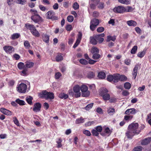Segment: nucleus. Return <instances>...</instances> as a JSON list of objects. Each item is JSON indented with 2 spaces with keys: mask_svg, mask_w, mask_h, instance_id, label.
<instances>
[{
  "mask_svg": "<svg viewBox=\"0 0 151 151\" xmlns=\"http://www.w3.org/2000/svg\"><path fill=\"white\" fill-rule=\"evenodd\" d=\"M140 132V129L138 128V124L132 123L129 126L128 131L126 134L128 138L131 139L135 134H138Z\"/></svg>",
  "mask_w": 151,
  "mask_h": 151,
  "instance_id": "f257e3e1",
  "label": "nucleus"
},
{
  "mask_svg": "<svg viewBox=\"0 0 151 151\" xmlns=\"http://www.w3.org/2000/svg\"><path fill=\"white\" fill-rule=\"evenodd\" d=\"M39 97L44 98L45 99H53L54 98V94L50 92H47L46 91H43L38 94Z\"/></svg>",
  "mask_w": 151,
  "mask_h": 151,
  "instance_id": "f03ea898",
  "label": "nucleus"
},
{
  "mask_svg": "<svg viewBox=\"0 0 151 151\" xmlns=\"http://www.w3.org/2000/svg\"><path fill=\"white\" fill-rule=\"evenodd\" d=\"M108 89L106 88H103L100 91V95L104 101H108L110 99V95L109 93H108Z\"/></svg>",
  "mask_w": 151,
  "mask_h": 151,
  "instance_id": "7ed1b4c3",
  "label": "nucleus"
},
{
  "mask_svg": "<svg viewBox=\"0 0 151 151\" xmlns=\"http://www.w3.org/2000/svg\"><path fill=\"white\" fill-rule=\"evenodd\" d=\"M80 88L82 92V96L86 97L89 95L90 92L88 90V87L86 86L83 84L80 86Z\"/></svg>",
  "mask_w": 151,
  "mask_h": 151,
  "instance_id": "20e7f679",
  "label": "nucleus"
},
{
  "mask_svg": "<svg viewBox=\"0 0 151 151\" xmlns=\"http://www.w3.org/2000/svg\"><path fill=\"white\" fill-rule=\"evenodd\" d=\"M27 86L26 84L22 83L17 86V91L20 93H25L27 90Z\"/></svg>",
  "mask_w": 151,
  "mask_h": 151,
  "instance_id": "39448f33",
  "label": "nucleus"
},
{
  "mask_svg": "<svg viewBox=\"0 0 151 151\" xmlns=\"http://www.w3.org/2000/svg\"><path fill=\"white\" fill-rule=\"evenodd\" d=\"M80 86L78 85H76L73 87V90L75 97L78 98L80 97L81 93L80 91Z\"/></svg>",
  "mask_w": 151,
  "mask_h": 151,
  "instance_id": "423d86ee",
  "label": "nucleus"
},
{
  "mask_svg": "<svg viewBox=\"0 0 151 151\" xmlns=\"http://www.w3.org/2000/svg\"><path fill=\"white\" fill-rule=\"evenodd\" d=\"M99 24V22L98 19H93L91 22L90 29L91 30L93 31L94 30L96 26Z\"/></svg>",
  "mask_w": 151,
  "mask_h": 151,
  "instance_id": "0eeeda50",
  "label": "nucleus"
},
{
  "mask_svg": "<svg viewBox=\"0 0 151 151\" xmlns=\"http://www.w3.org/2000/svg\"><path fill=\"white\" fill-rule=\"evenodd\" d=\"M113 11L117 13H123L125 12V7L124 6H118L113 9Z\"/></svg>",
  "mask_w": 151,
  "mask_h": 151,
  "instance_id": "6e6552de",
  "label": "nucleus"
},
{
  "mask_svg": "<svg viewBox=\"0 0 151 151\" xmlns=\"http://www.w3.org/2000/svg\"><path fill=\"white\" fill-rule=\"evenodd\" d=\"M47 17L48 19H51L52 20H57L58 17L54 16V13L52 11H49L47 13Z\"/></svg>",
  "mask_w": 151,
  "mask_h": 151,
  "instance_id": "1a4fd4ad",
  "label": "nucleus"
},
{
  "mask_svg": "<svg viewBox=\"0 0 151 151\" xmlns=\"http://www.w3.org/2000/svg\"><path fill=\"white\" fill-rule=\"evenodd\" d=\"M4 50L7 53L11 54L14 51V48L11 46H5L3 47Z\"/></svg>",
  "mask_w": 151,
  "mask_h": 151,
  "instance_id": "9d476101",
  "label": "nucleus"
},
{
  "mask_svg": "<svg viewBox=\"0 0 151 151\" xmlns=\"http://www.w3.org/2000/svg\"><path fill=\"white\" fill-rule=\"evenodd\" d=\"M105 36L104 33H102L99 35H98L95 36V38L97 40L99 41V43H102L104 40V39L103 37Z\"/></svg>",
  "mask_w": 151,
  "mask_h": 151,
  "instance_id": "9b49d317",
  "label": "nucleus"
},
{
  "mask_svg": "<svg viewBox=\"0 0 151 151\" xmlns=\"http://www.w3.org/2000/svg\"><path fill=\"white\" fill-rule=\"evenodd\" d=\"M137 112V111L134 108H131L127 110L125 112V114L127 115L134 114Z\"/></svg>",
  "mask_w": 151,
  "mask_h": 151,
  "instance_id": "f8f14e48",
  "label": "nucleus"
},
{
  "mask_svg": "<svg viewBox=\"0 0 151 151\" xmlns=\"http://www.w3.org/2000/svg\"><path fill=\"white\" fill-rule=\"evenodd\" d=\"M33 110L35 112L40 111L41 107V104L39 103H37L34 104Z\"/></svg>",
  "mask_w": 151,
  "mask_h": 151,
  "instance_id": "ddd939ff",
  "label": "nucleus"
},
{
  "mask_svg": "<svg viewBox=\"0 0 151 151\" xmlns=\"http://www.w3.org/2000/svg\"><path fill=\"white\" fill-rule=\"evenodd\" d=\"M31 19L35 23L38 22L42 19L41 17L39 14L35 16H32Z\"/></svg>",
  "mask_w": 151,
  "mask_h": 151,
  "instance_id": "4468645a",
  "label": "nucleus"
},
{
  "mask_svg": "<svg viewBox=\"0 0 151 151\" xmlns=\"http://www.w3.org/2000/svg\"><path fill=\"white\" fill-rule=\"evenodd\" d=\"M139 67L138 65H135L134 68H133L132 72V74L133 76V78L135 79L137 76V70Z\"/></svg>",
  "mask_w": 151,
  "mask_h": 151,
  "instance_id": "2eb2a0df",
  "label": "nucleus"
},
{
  "mask_svg": "<svg viewBox=\"0 0 151 151\" xmlns=\"http://www.w3.org/2000/svg\"><path fill=\"white\" fill-rule=\"evenodd\" d=\"M151 141V137H148L142 140L141 142V144L142 145H145L149 143Z\"/></svg>",
  "mask_w": 151,
  "mask_h": 151,
  "instance_id": "dca6fc26",
  "label": "nucleus"
},
{
  "mask_svg": "<svg viewBox=\"0 0 151 151\" xmlns=\"http://www.w3.org/2000/svg\"><path fill=\"white\" fill-rule=\"evenodd\" d=\"M0 111L1 113L5 115H12V112L11 111L4 108H1Z\"/></svg>",
  "mask_w": 151,
  "mask_h": 151,
  "instance_id": "f3484780",
  "label": "nucleus"
},
{
  "mask_svg": "<svg viewBox=\"0 0 151 151\" xmlns=\"http://www.w3.org/2000/svg\"><path fill=\"white\" fill-rule=\"evenodd\" d=\"M100 0H95L94 2L98 4V7L100 9H103L104 7V4L103 2H99Z\"/></svg>",
  "mask_w": 151,
  "mask_h": 151,
  "instance_id": "a211bd4d",
  "label": "nucleus"
},
{
  "mask_svg": "<svg viewBox=\"0 0 151 151\" xmlns=\"http://www.w3.org/2000/svg\"><path fill=\"white\" fill-rule=\"evenodd\" d=\"M25 27L27 29L30 30L31 32L35 28V27L32 24L29 23H27L25 24Z\"/></svg>",
  "mask_w": 151,
  "mask_h": 151,
  "instance_id": "6ab92c4d",
  "label": "nucleus"
},
{
  "mask_svg": "<svg viewBox=\"0 0 151 151\" xmlns=\"http://www.w3.org/2000/svg\"><path fill=\"white\" fill-rule=\"evenodd\" d=\"M105 133H102L101 134L103 136H109L111 133V132L108 127L106 128L104 131Z\"/></svg>",
  "mask_w": 151,
  "mask_h": 151,
  "instance_id": "aec40b11",
  "label": "nucleus"
},
{
  "mask_svg": "<svg viewBox=\"0 0 151 151\" xmlns=\"http://www.w3.org/2000/svg\"><path fill=\"white\" fill-rule=\"evenodd\" d=\"M42 40L44 42L48 43L49 41V36L46 34H43L42 35Z\"/></svg>",
  "mask_w": 151,
  "mask_h": 151,
  "instance_id": "412c9836",
  "label": "nucleus"
},
{
  "mask_svg": "<svg viewBox=\"0 0 151 151\" xmlns=\"http://www.w3.org/2000/svg\"><path fill=\"white\" fill-rule=\"evenodd\" d=\"M127 24L129 26H133L135 27L137 25V23L136 22L133 20H131L128 21L127 22Z\"/></svg>",
  "mask_w": 151,
  "mask_h": 151,
  "instance_id": "4be33fe9",
  "label": "nucleus"
},
{
  "mask_svg": "<svg viewBox=\"0 0 151 151\" xmlns=\"http://www.w3.org/2000/svg\"><path fill=\"white\" fill-rule=\"evenodd\" d=\"M115 109L109 107L107 108L108 114L110 115H113L115 113Z\"/></svg>",
  "mask_w": 151,
  "mask_h": 151,
  "instance_id": "5701e85b",
  "label": "nucleus"
},
{
  "mask_svg": "<svg viewBox=\"0 0 151 151\" xmlns=\"http://www.w3.org/2000/svg\"><path fill=\"white\" fill-rule=\"evenodd\" d=\"M113 82L116 83L119 81V74H114L113 75Z\"/></svg>",
  "mask_w": 151,
  "mask_h": 151,
  "instance_id": "b1692460",
  "label": "nucleus"
},
{
  "mask_svg": "<svg viewBox=\"0 0 151 151\" xmlns=\"http://www.w3.org/2000/svg\"><path fill=\"white\" fill-rule=\"evenodd\" d=\"M25 67L27 69L32 67L34 65V63L31 62L27 61L25 62Z\"/></svg>",
  "mask_w": 151,
  "mask_h": 151,
  "instance_id": "393cba45",
  "label": "nucleus"
},
{
  "mask_svg": "<svg viewBox=\"0 0 151 151\" xmlns=\"http://www.w3.org/2000/svg\"><path fill=\"white\" fill-rule=\"evenodd\" d=\"M90 42L91 44L94 45L97 44V41L95 38V36L94 37H90Z\"/></svg>",
  "mask_w": 151,
  "mask_h": 151,
  "instance_id": "a878e982",
  "label": "nucleus"
},
{
  "mask_svg": "<svg viewBox=\"0 0 151 151\" xmlns=\"http://www.w3.org/2000/svg\"><path fill=\"white\" fill-rule=\"evenodd\" d=\"M98 77L99 79H104L106 77V74L103 72H100L98 74Z\"/></svg>",
  "mask_w": 151,
  "mask_h": 151,
  "instance_id": "bb28decb",
  "label": "nucleus"
},
{
  "mask_svg": "<svg viewBox=\"0 0 151 151\" xmlns=\"http://www.w3.org/2000/svg\"><path fill=\"white\" fill-rule=\"evenodd\" d=\"M146 50L144 49L141 52H139L137 54V56L140 58H142L144 56L146 53Z\"/></svg>",
  "mask_w": 151,
  "mask_h": 151,
  "instance_id": "cd10ccee",
  "label": "nucleus"
},
{
  "mask_svg": "<svg viewBox=\"0 0 151 151\" xmlns=\"http://www.w3.org/2000/svg\"><path fill=\"white\" fill-rule=\"evenodd\" d=\"M118 1L122 4L126 5L129 4L131 3L130 0H118Z\"/></svg>",
  "mask_w": 151,
  "mask_h": 151,
  "instance_id": "c85d7f7f",
  "label": "nucleus"
},
{
  "mask_svg": "<svg viewBox=\"0 0 151 151\" xmlns=\"http://www.w3.org/2000/svg\"><path fill=\"white\" fill-rule=\"evenodd\" d=\"M17 67L20 70H22L25 68V65L22 62H20L18 64Z\"/></svg>",
  "mask_w": 151,
  "mask_h": 151,
  "instance_id": "c756f323",
  "label": "nucleus"
},
{
  "mask_svg": "<svg viewBox=\"0 0 151 151\" xmlns=\"http://www.w3.org/2000/svg\"><path fill=\"white\" fill-rule=\"evenodd\" d=\"M116 39V36H111L110 35H109L107 36V39L106 40L107 42H109L111 40L113 41H114Z\"/></svg>",
  "mask_w": 151,
  "mask_h": 151,
  "instance_id": "7c9ffc66",
  "label": "nucleus"
},
{
  "mask_svg": "<svg viewBox=\"0 0 151 151\" xmlns=\"http://www.w3.org/2000/svg\"><path fill=\"white\" fill-rule=\"evenodd\" d=\"M55 59L57 62H59L63 60V58L61 54H59L56 56Z\"/></svg>",
  "mask_w": 151,
  "mask_h": 151,
  "instance_id": "2f4dec72",
  "label": "nucleus"
},
{
  "mask_svg": "<svg viewBox=\"0 0 151 151\" xmlns=\"http://www.w3.org/2000/svg\"><path fill=\"white\" fill-rule=\"evenodd\" d=\"M20 36V35L19 33H14L11 35V38L12 40H15L16 39L18 38Z\"/></svg>",
  "mask_w": 151,
  "mask_h": 151,
  "instance_id": "473e14b6",
  "label": "nucleus"
},
{
  "mask_svg": "<svg viewBox=\"0 0 151 151\" xmlns=\"http://www.w3.org/2000/svg\"><path fill=\"white\" fill-rule=\"evenodd\" d=\"M27 71L28 69L26 68H25L21 71V75L23 76H27L28 75Z\"/></svg>",
  "mask_w": 151,
  "mask_h": 151,
  "instance_id": "72a5a7b5",
  "label": "nucleus"
},
{
  "mask_svg": "<svg viewBox=\"0 0 151 151\" xmlns=\"http://www.w3.org/2000/svg\"><path fill=\"white\" fill-rule=\"evenodd\" d=\"M59 97L61 99H65L67 98L68 97V95L64 93H60L59 95Z\"/></svg>",
  "mask_w": 151,
  "mask_h": 151,
  "instance_id": "f704fd0d",
  "label": "nucleus"
},
{
  "mask_svg": "<svg viewBox=\"0 0 151 151\" xmlns=\"http://www.w3.org/2000/svg\"><path fill=\"white\" fill-rule=\"evenodd\" d=\"M84 122V119H83L82 117H81L80 118L76 119V123L77 124H79L83 123Z\"/></svg>",
  "mask_w": 151,
  "mask_h": 151,
  "instance_id": "c9c22d12",
  "label": "nucleus"
},
{
  "mask_svg": "<svg viewBox=\"0 0 151 151\" xmlns=\"http://www.w3.org/2000/svg\"><path fill=\"white\" fill-rule=\"evenodd\" d=\"M32 34L35 37H39L40 36V34L36 30L35 28L34 30H33L31 32Z\"/></svg>",
  "mask_w": 151,
  "mask_h": 151,
  "instance_id": "e433bc0d",
  "label": "nucleus"
},
{
  "mask_svg": "<svg viewBox=\"0 0 151 151\" xmlns=\"http://www.w3.org/2000/svg\"><path fill=\"white\" fill-rule=\"evenodd\" d=\"M91 52L92 53H99V50L96 47H92L91 50Z\"/></svg>",
  "mask_w": 151,
  "mask_h": 151,
  "instance_id": "4c0bfd02",
  "label": "nucleus"
},
{
  "mask_svg": "<svg viewBox=\"0 0 151 151\" xmlns=\"http://www.w3.org/2000/svg\"><path fill=\"white\" fill-rule=\"evenodd\" d=\"M131 86V84L128 82L125 83L124 85V87L126 89H129L130 88Z\"/></svg>",
  "mask_w": 151,
  "mask_h": 151,
  "instance_id": "58836bf2",
  "label": "nucleus"
},
{
  "mask_svg": "<svg viewBox=\"0 0 151 151\" xmlns=\"http://www.w3.org/2000/svg\"><path fill=\"white\" fill-rule=\"evenodd\" d=\"M127 79V78L124 75H120L119 74V81H126Z\"/></svg>",
  "mask_w": 151,
  "mask_h": 151,
  "instance_id": "ea45409f",
  "label": "nucleus"
},
{
  "mask_svg": "<svg viewBox=\"0 0 151 151\" xmlns=\"http://www.w3.org/2000/svg\"><path fill=\"white\" fill-rule=\"evenodd\" d=\"M137 49V46H134L131 51V53L132 54H135L136 53Z\"/></svg>",
  "mask_w": 151,
  "mask_h": 151,
  "instance_id": "a19ab883",
  "label": "nucleus"
},
{
  "mask_svg": "<svg viewBox=\"0 0 151 151\" xmlns=\"http://www.w3.org/2000/svg\"><path fill=\"white\" fill-rule=\"evenodd\" d=\"M32 97L31 96H29L27 97L26 99L27 102L30 105H32Z\"/></svg>",
  "mask_w": 151,
  "mask_h": 151,
  "instance_id": "79ce46f5",
  "label": "nucleus"
},
{
  "mask_svg": "<svg viewBox=\"0 0 151 151\" xmlns=\"http://www.w3.org/2000/svg\"><path fill=\"white\" fill-rule=\"evenodd\" d=\"M16 102L20 105H23L25 104L24 101L23 100H20L19 99H16Z\"/></svg>",
  "mask_w": 151,
  "mask_h": 151,
  "instance_id": "37998d69",
  "label": "nucleus"
},
{
  "mask_svg": "<svg viewBox=\"0 0 151 151\" xmlns=\"http://www.w3.org/2000/svg\"><path fill=\"white\" fill-rule=\"evenodd\" d=\"M26 2L27 0H17L16 3L21 5H24L26 4Z\"/></svg>",
  "mask_w": 151,
  "mask_h": 151,
  "instance_id": "c03bdc74",
  "label": "nucleus"
},
{
  "mask_svg": "<svg viewBox=\"0 0 151 151\" xmlns=\"http://www.w3.org/2000/svg\"><path fill=\"white\" fill-rule=\"evenodd\" d=\"M101 57L100 55L98 53H94L92 56V58L94 60H97L100 58Z\"/></svg>",
  "mask_w": 151,
  "mask_h": 151,
  "instance_id": "a18cd8bd",
  "label": "nucleus"
},
{
  "mask_svg": "<svg viewBox=\"0 0 151 151\" xmlns=\"http://www.w3.org/2000/svg\"><path fill=\"white\" fill-rule=\"evenodd\" d=\"M107 80L110 82H111L113 81V80H114V76L109 75L107 78Z\"/></svg>",
  "mask_w": 151,
  "mask_h": 151,
  "instance_id": "49530a36",
  "label": "nucleus"
},
{
  "mask_svg": "<svg viewBox=\"0 0 151 151\" xmlns=\"http://www.w3.org/2000/svg\"><path fill=\"white\" fill-rule=\"evenodd\" d=\"M94 76V73L92 72H89L87 75V77L89 78H93Z\"/></svg>",
  "mask_w": 151,
  "mask_h": 151,
  "instance_id": "de8ad7c7",
  "label": "nucleus"
},
{
  "mask_svg": "<svg viewBox=\"0 0 151 151\" xmlns=\"http://www.w3.org/2000/svg\"><path fill=\"white\" fill-rule=\"evenodd\" d=\"M24 45L26 49H29L30 47V45L29 42L27 41H25L24 42Z\"/></svg>",
  "mask_w": 151,
  "mask_h": 151,
  "instance_id": "09e8293b",
  "label": "nucleus"
},
{
  "mask_svg": "<svg viewBox=\"0 0 151 151\" xmlns=\"http://www.w3.org/2000/svg\"><path fill=\"white\" fill-rule=\"evenodd\" d=\"M80 63L83 65H87L88 63V61L85 59H81L79 60Z\"/></svg>",
  "mask_w": 151,
  "mask_h": 151,
  "instance_id": "8fccbe9b",
  "label": "nucleus"
},
{
  "mask_svg": "<svg viewBox=\"0 0 151 151\" xmlns=\"http://www.w3.org/2000/svg\"><path fill=\"white\" fill-rule=\"evenodd\" d=\"M127 9L126 8H125V12H132L134 9L131 6H127Z\"/></svg>",
  "mask_w": 151,
  "mask_h": 151,
  "instance_id": "3c124183",
  "label": "nucleus"
},
{
  "mask_svg": "<svg viewBox=\"0 0 151 151\" xmlns=\"http://www.w3.org/2000/svg\"><path fill=\"white\" fill-rule=\"evenodd\" d=\"M93 103H91L88 104V105H87L85 107V109L87 110H89L91 108H92L93 106Z\"/></svg>",
  "mask_w": 151,
  "mask_h": 151,
  "instance_id": "603ef678",
  "label": "nucleus"
},
{
  "mask_svg": "<svg viewBox=\"0 0 151 151\" xmlns=\"http://www.w3.org/2000/svg\"><path fill=\"white\" fill-rule=\"evenodd\" d=\"M83 134L88 136H89L91 135L90 132L87 130H83Z\"/></svg>",
  "mask_w": 151,
  "mask_h": 151,
  "instance_id": "864d4df0",
  "label": "nucleus"
},
{
  "mask_svg": "<svg viewBox=\"0 0 151 151\" xmlns=\"http://www.w3.org/2000/svg\"><path fill=\"white\" fill-rule=\"evenodd\" d=\"M133 116L132 115H128L125 116L124 117V119L126 121H129L131 120L133 118Z\"/></svg>",
  "mask_w": 151,
  "mask_h": 151,
  "instance_id": "5fc2aeb1",
  "label": "nucleus"
},
{
  "mask_svg": "<svg viewBox=\"0 0 151 151\" xmlns=\"http://www.w3.org/2000/svg\"><path fill=\"white\" fill-rule=\"evenodd\" d=\"M142 147L141 146H138L134 147L132 151H142Z\"/></svg>",
  "mask_w": 151,
  "mask_h": 151,
  "instance_id": "6e6d98bb",
  "label": "nucleus"
},
{
  "mask_svg": "<svg viewBox=\"0 0 151 151\" xmlns=\"http://www.w3.org/2000/svg\"><path fill=\"white\" fill-rule=\"evenodd\" d=\"M31 13L32 15V16H35L38 15L37 12L33 9H31L30 10Z\"/></svg>",
  "mask_w": 151,
  "mask_h": 151,
  "instance_id": "4d7b16f0",
  "label": "nucleus"
},
{
  "mask_svg": "<svg viewBox=\"0 0 151 151\" xmlns=\"http://www.w3.org/2000/svg\"><path fill=\"white\" fill-rule=\"evenodd\" d=\"M91 132L93 135L96 136H98L99 134V132L96 129H93Z\"/></svg>",
  "mask_w": 151,
  "mask_h": 151,
  "instance_id": "13d9d810",
  "label": "nucleus"
},
{
  "mask_svg": "<svg viewBox=\"0 0 151 151\" xmlns=\"http://www.w3.org/2000/svg\"><path fill=\"white\" fill-rule=\"evenodd\" d=\"M62 142V140L60 138L59 139L58 141L57 142V143L58 144V145L57 146V147L58 148H60L62 147V145L61 143Z\"/></svg>",
  "mask_w": 151,
  "mask_h": 151,
  "instance_id": "bf43d9fd",
  "label": "nucleus"
},
{
  "mask_svg": "<svg viewBox=\"0 0 151 151\" xmlns=\"http://www.w3.org/2000/svg\"><path fill=\"white\" fill-rule=\"evenodd\" d=\"M122 95L124 96H127L129 95V93L127 91L124 90L122 92Z\"/></svg>",
  "mask_w": 151,
  "mask_h": 151,
  "instance_id": "052dcab7",
  "label": "nucleus"
},
{
  "mask_svg": "<svg viewBox=\"0 0 151 151\" xmlns=\"http://www.w3.org/2000/svg\"><path fill=\"white\" fill-rule=\"evenodd\" d=\"M68 21L69 22H72L73 20V17L72 16H69L67 18Z\"/></svg>",
  "mask_w": 151,
  "mask_h": 151,
  "instance_id": "680f3d73",
  "label": "nucleus"
},
{
  "mask_svg": "<svg viewBox=\"0 0 151 151\" xmlns=\"http://www.w3.org/2000/svg\"><path fill=\"white\" fill-rule=\"evenodd\" d=\"M73 7L75 10L77 9L79 7V5L77 2H75L73 4Z\"/></svg>",
  "mask_w": 151,
  "mask_h": 151,
  "instance_id": "e2e57ef3",
  "label": "nucleus"
},
{
  "mask_svg": "<svg viewBox=\"0 0 151 151\" xmlns=\"http://www.w3.org/2000/svg\"><path fill=\"white\" fill-rule=\"evenodd\" d=\"M104 29L103 27H100L97 29V31L98 32H101L104 31Z\"/></svg>",
  "mask_w": 151,
  "mask_h": 151,
  "instance_id": "0e129e2a",
  "label": "nucleus"
},
{
  "mask_svg": "<svg viewBox=\"0 0 151 151\" xmlns=\"http://www.w3.org/2000/svg\"><path fill=\"white\" fill-rule=\"evenodd\" d=\"M95 129L99 132H101L102 128L101 126H97L95 128Z\"/></svg>",
  "mask_w": 151,
  "mask_h": 151,
  "instance_id": "69168bd1",
  "label": "nucleus"
},
{
  "mask_svg": "<svg viewBox=\"0 0 151 151\" xmlns=\"http://www.w3.org/2000/svg\"><path fill=\"white\" fill-rule=\"evenodd\" d=\"M65 29L67 31H70L72 29V25H68L66 26Z\"/></svg>",
  "mask_w": 151,
  "mask_h": 151,
  "instance_id": "338daca9",
  "label": "nucleus"
},
{
  "mask_svg": "<svg viewBox=\"0 0 151 151\" xmlns=\"http://www.w3.org/2000/svg\"><path fill=\"white\" fill-rule=\"evenodd\" d=\"M13 121L15 124L19 126V123L16 117H14L13 118Z\"/></svg>",
  "mask_w": 151,
  "mask_h": 151,
  "instance_id": "774afa93",
  "label": "nucleus"
}]
</instances>
